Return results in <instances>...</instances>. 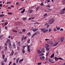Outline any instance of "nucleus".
Segmentation results:
<instances>
[{
  "label": "nucleus",
  "mask_w": 65,
  "mask_h": 65,
  "mask_svg": "<svg viewBox=\"0 0 65 65\" xmlns=\"http://www.w3.org/2000/svg\"><path fill=\"white\" fill-rule=\"evenodd\" d=\"M54 19L52 18L49 20V23L50 24H53L54 23Z\"/></svg>",
  "instance_id": "1"
},
{
  "label": "nucleus",
  "mask_w": 65,
  "mask_h": 65,
  "mask_svg": "<svg viewBox=\"0 0 65 65\" xmlns=\"http://www.w3.org/2000/svg\"><path fill=\"white\" fill-rule=\"evenodd\" d=\"M65 12V11L64 10H62L60 12V14H64Z\"/></svg>",
  "instance_id": "2"
},
{
  "label": "nucleus",
  "mask_w": 65,
  "mask_h": 65,
  "mask_svg": "<svg viewBox=\"0 0 65 65\" xmlns=\"http://www.w3.org/2000/svg\"><path fill=\"white\" fill-rule=\"evenodd\" d=\"M31 47V46H29L28 47H27V51L29 53H30V52H31V51H30V48Z\"/></svg>",
  "instance_id": "3"
},
{
  "label": "nucleus",
  "mask_w": 65,
  "mask_h": 65,
  "mask_svg": "<svg viewBox=\"0 0 65 65\" xmlns=\"http://www.w3.org/2000/svg\"><path fill=\"white\" fill-rule=\"evenodd\" d=\"M28 12L30 13H32L33 12V10L32 9L29 10H28Z\"/></svg>",
  "instance_id": "4"
},
{
  "label": "nucleus",
  "mask_w": 65,
  "mask_h": 65,
  "mask_svg": "<svg viewBox=\"0 0 65 65\" xmlns=\"http://www.w3.org/2000/svg\"><path fill=\"white\" fill-rule=\"evenodd\" d=\"M55 56V54L53 53L52 55L50 56V58H53V57Z\"/></svg>",
  "instance_id": "5"
},
{
  "label": "nucleus",
  "mask_w": 65,
  "mask_h": 65,
  "mask_svg": "<svg viewBox=\"0 0 65 65\" xmlns=\"http://www.w3.org/2000/svg\"><path fill=\"white\" fill-rule=\"evenodd\" d=\"M37 53L39 54H41L42 53V52L40 51V50H38Z\"/></svg>",
  "instance_id": "6"
},
{
  "label": "nucleus",
  "mask_w": 65,
  "mask_h": 65,
  "mask_svg": "<svg viewBox=\"0 0 65 65\" xmlns=\"http://www.w3.org/2000/svg\"><path fill=\"white\" fill-rule=\"evenodd\" d=\"M64 38L63 37H61V42H62L63 41V40H64Z\"/></svg>",
  "instance_id": "7"
},
{
  "label": "nucleus",
  "mask_w": 65,
  "mask_h": 65,
  "mask_svg": "<svg viewBox=\"0 0 65 65\" xmlns=\"http://www.w3.org/2000/svg\"><path fill=\"white\" fill-rule=\"evenodd\" d=\"M24 37H25V36H24V35H23L22 36V37L21 38L22 41H23V40H24Z\"/></svg>",
  "instance_id": "8"
},
{
  "label": "nucleus",
  "mask_w": 65,
  "mask_h": 65,
  "mask_svg": "<svg viewBox=\"0 0 65 65\" xmlns=\"http://www.w3.org/2000/svg\"><path fill=\"white\" fill-rule=\"evenodd\" d=\"M45 58V57H44V56H42L40 57V59L41 60H43V59H44Z\"/></svg>",
  "instance_id": "9"
},
{
  "label": "nucleus",
  "mask_w": 65,
  "mask_h": 65,
  "mask_svg": "<svg viewBox=\"0 0 65 65\" xmlns=\"http://www.w3.org/2000/svg\"><path fill=\"white\" fill-rule=\"evenodd\" d=\"M49 62H51V63H54V62L53 61H52V60H51V59H49Z\"/></svg>",
  "instance_id": "10"
},
{
  "label": "nucleus",
  "mask_w": 65,
  "mask_h": 65,
  "mask_svg": "<svg viewBox=\"0 0 65 65\" xmlns=\"http://www.w3.org/2000/svg\"><path fill=\"white\" fill-rule=\"evenodd\" d=\"M37 30H38V29L37 28V29H33L32 30V31H34V32H36V31H37Z\"/></svg>",
  "instance_id": "11"
},
{
  "label": "nucleus",
  "mask_w": 65,
  "mask_h": 65,
  "mask_svg": "<svg viewBox=\"0 0 65 65\" xmlns=\"http://www.w3.org/2000/svg\"><path fill=\"white\" fill-rule=\"evenodd\" d=\"M21 42H19L18 43V45L20 47L21 46Z\"/></svg>",
  "instance_id": "12"
},
{
  "label": "nucleus",
  "mask_w": 65,
  "mask_h": 65,
  "mask_svg": "<svg viewBox=\"0 0 65 65\" xmlns=\"http://www.w3.org/2000/svg\"><path fill=\"white\" fill-rule=\"evenodd\" d=\"M19 58H18L16 60V63H18V62H19Z\"/></svg>",
  "instance_id": "13"
},
{
  "label": "nucleus",
  "mask_w": 65,
  "mask_h": 65,
  "mask_svg": "<svg viewBox=\"0 0 65 65\" xmlns=\"http://www.w3.org/2000/svg\"><path fill=\"white\" fill-rule=\"evenodd\" d=\"M25 9H23V11L21 12V13H23L25 12Z\"/></svg>",
  "instance_id": "14"
},
{
  "label": "nucleus",
  "mask_w": 65,
  "mask_h": 65,
  "mask_svg": "<svg viewBox=\"0 0 65 65\" xmlns=\"http://www.w3.org/2000/svg\"><path fill=\"white\" fill-rule=\"evenodd\" d=\"M25 9H23V11L21 12V13H23L25 12Z\"/></svg>",
  "instance_id": "15"
},
{
  "label": "nucleus",
  "mask_w": 65,
  "mask_h": 65,
  "mask_svg": "<svg viewBox=\"0 0 65 65\" xmlns=\"http://www.w3.org/2000/svg\"><path fill=\"white\" fill-rule=\"evenodd\" d=\"M25 9H23V11L21 12V13H23L25 12Z\"/></svg>",
  "instance_id": "16"
},
{
  "label": "nucleus",
  "mask_w": 65,
  "mask_h": 65,
  "mask_svg": "<svg viewBox=\"0 0 65 65\" xmlns=\"http://www.w3.org/2000/svg\"><path fill=\"white\" fill-rule=\"evenodd\" d=\"M37 33H38V31H36L35 33L33 34V36H35L37 34Z\"/></svg>",
  "instance_id": "17"
},
{
  "label": "nucleus",
  "mask_w": 65,
  "mask_h": 65,
  "mask_svg": "<svg viewBox=\"0 0 65 65\" xmlns=\"http://www.w3.org/2000/svg\"><path fill=\"white\" fill-rule=\"evenodd\" d=\"M10 41V40L9 39H8L7 41H6L7 43H8V42H9Z\"/></svg>",
  "instance_id": "18"
},
{
  "label": "nucleus",
  "mask_w": 65,
  "mask_h": 65,
  "mask_svg": "<svg viewBox=\"0 0 65 65\" xmlns=\"http://www.w3.org/2000/svg\"><path fill=\"white\" fill-rule=\"evenodd\" d=\"M14 53V52H13V50L12 51V52L11 53V55H13V53Z\"/></svg>",
  "instance_id": "19"
},
{
  "label": "nucleus",
  "mask_w": 65,
  "mask_h": 65,
  "mask_svg": "<svg viewBox=\"0 0 65 65\" xmlns=\"http://www.w3.org/2000/svg\"><path fill=\"white\" fill-rule=\"evenodd\" d=\"M13 47L14 48H15V44L14 43H13Z\"/></svg>",
  "instance_id": "20"
},
{
  "label": "nucleus",
  "mask_w": 65,
  "mask_h": 65,
  "mask_svg": "<svg viewBox=\"0 0 65 65\" xmlns=\"http://www.w3.org/2000/svg\"><path fill=\"white\" fill-rule=\"evenodd\" d=\"M1 65H4V61H2L1 62Z\"/></svg>",
  "instance_id": "21"
},
{
  "label": "nucleus",
  "mask_w": 65,
  "mask_h": 65,
  "mask_svg": "<svg viewBox=\"0 0 65 65\" xmlns=\"http://www.w3.org/2000/svg\"><path fill=\"white\" fill-rule=\"evenodd\" d=\"M40 8V7H39V6L38 7H37L36 8V10L37 11L38 10V9H39V8Z\"/></svg>",
  "instance_id": "22"
},
{
  "label": "nucleus",
  "mask_w": 65,
  "mask_h": 65,
  "mask_svg": "<svg viewBox=\"0 0 65 65\" xmlns=\"http://www.w3.org/2000/svg\"><path fill=\"white\" fill-rule=\"evenodd\" d=\"M40 29L41 30V31H43L44 30H45V29H46V28H41Z\"/></svg>",
  "instance_id": "23"
},
{
  "label": "nucleus",
  "mask_w": 65,
  "mask_h": 65,
  "mask_svg": "<svg viewBox=\"0 0 65 65\" xmlns=\"http://www.w3.org/2000/svg\"><path fill=\"white\" fill-rule=\"evenodd\" d=\"M42 50L43 53H44V52H45L44 51V48H42Z\"/></svg>",
  "instance_id": "24"
},
{
  "label": "nucleus",
  "mask_w": 65,
  "mask_h": 65,
  "mask_svg": "<svg viewBox=\"0 0 65 65\" xmlns=\"http://www.w3.org/2000/svg\"><path fill=\"white\" fill-rule=\"evenodd\" d=\"M9 47H10L11 46V43L10 42H9Z\"/></svg>",
  "instance_id": "25"
},
{
  "label": "nucleus",
  "mask_w": 65,
  "mask_h": 65,
  "mask_svg": "<svg viewBox=\"0 0 65 65\" xmlns=\"http://www.w3.org/2000/svg\"><path fill=\"white\" fill-rule=\"evenodd\" d=\"M30 39H28V41H27V43H30Z\"/></svg>",
  "instance_id": "26"
},
{
  "label": "nucleus",
  "mask_w": 65,
  "mask_h": 65,
  "mask_svg": "<svg viewBox=\"0 0 65 65\" xmlns=\"http://www.w3.org/2000/svg\"><path fill=\"white\" fill-rule=\"evenodd\" d=\"M27 18L25 17V18H23L22 20H23L24 21H25V20H27Z\"/></svg>",
  "instance_id": "27"
},
{
  "label": "nucleus",
  "mask_w": 65,
  "mask_h": 65,
  "mask_svg": "<svg viewBox=\"0 0 65 65\" xmlns=\"http://www.w3.org/2000/svg\"><path fill=\"white\" fill-rule=\"evenodd\" d=\"M22 52L23 54H25V50L24 49L22 50Z\"/></svg>",
  "instance_id": "28"
},
{
  "label": "nucleus",
  "mask_w": 65,
  "mask_h": 65,
  "mask_svg": "<svg viewBox=\"0 0 65 65\" xmlns=\"http://www.w3.org/2000/svg\"><path fill=\"white\" fill-rule=\"evenodd\" d=\"M40 5L41 6H43V5H44V4H43V3H41V4H40Z\"/></svg>",
  "instance_id": "29"
},
{
  "label": "nucleus",
  "mask_w": 65,
  "mask_h": 65,
  "mask_svg": "<svg viewBox=\"0 0 65 65\" xmlns=\"http://www.w3.org/2000/svg\"><path fill=\"white\" fill-rule=\"evenodd\" d=\"M7 47H5V51H7Z\"/></svg>",
  "instance_id": "30"
},
{
  "label": "nucleus",
  "mask_w": 65,
  "mask_h": 65,
  "mask_svg": "<svg viewBox=\"0 0 65 65\" xmlns=\"http://www.w3.org/2000/svg\"><path fill=\"white\" fill-rule=\"evenodd\" d=\"M8 22H7L5 23L4 24L6 26V25H7V24H8Z\"/></svg>",
  "instance_id": "31"
},
{
  "label": "nucleus",
  "mask_w": 65,
  "mask_h": 65,
  "mask_svg": "<svg viewBox=\"0 0 65 65\" xmlns=\"http://www.w3.org/2000/svg\"><path fill=\"white\" fill-rule=\"evenodd\" d=\"M58 44V43H55L54 44V46H56V45H57V44Z\"/></svg>",
  "instance_id": "32"
},
{
  "label": "nucleus",
  "mask_w": 65,
  "mask_h": 65,
  "mask_svg": "<svg viewBox=\"0 0 65 65\" xmlns=\"http://www.w3.org/2000/svg\"><path fill=\"white\" fill-rule=\"evenodd\" d=\"M46 51H47V52H48L49 51V50H50V49H49V48H46Z\"/></svg>",
  "instance_id": "33"
},
{
  "label": "nucleus",
  "mask_w": 65,
  "mask_h": 65,
  "mask_svg": "<svg viewBox=\"0 0 65 65\" xmlns=\"http://www.w3.org/2000/svg\"><path fill=\"white\" fill-rule=\"evenodd\" d=\"M59 58H57L56 57L55 58V59L56 60H59Z\"/></svg>",
  "instance_id": "34"
},
{
  "label": "nucleus",
  "mask_w": 65,
  "mask_h": 65,
  "mask_svg": "<svg viewBox=\"0 0 65 65\" xmlns=\"http://www.w3.org/2000/svg\"><path fill=\"white\" fill-rule=\"evenodd\" d=\"M22 31L23 32H26V30L25 29H23L22 30Z\"/></svg>",
  "instance_id": "35"
},
{
  "label": "nucleus",
  "mask_w": 65,
  "mask_h": 65,
  "mask_svg": "<svg viewBox=\"0 0 65 65\" xmlns=\"http://www.w3.org/2000/svg\"><path fill=\"white\" fill-rule=\"evenodd\" d=\"M51 41H47V43H48V44H49V43H51Z\"/></svg>",
  "instance_id": "36"
},
{
  "label": "nucleus",
  "mask_w": 65,
  "mask_h": 65,
  "mask_svg": "<svg viewBox=\"0 0 65 65\" xmlns=\"http://www.w3.org/2000/svg\"><path fill=\"white\" fill-rule=\"evenodd\" d=\"M4 14H1L0 15V17H4Z\"/></svg>",
  "instance_id": "37"
},
{
  "label": "nucleus",
  "mask_w": 65,
  "mask_h": 65,
  "mask_svg": "<svg viewBox=\"0 0 65 65\" xmlns=\"http://www.w3.org/2000/svg\"><path fill=\"white\" fill-rule=\"evenodd\" d=\"M23 61V59H22L21 60H20L19 61V63H20L21 62H22Z\"/></svg>",
  "instance_id": "38"
},
{
  "label": "nucleus",
  "mask_w": 65,
  "mask_h": 65,
  "mask_svg": "<svg viewBox=\"0 0 65 65\" xmlns=\"http://www.w3.org/2000/svg\"><path fill=\"white\" fill-rule=\"evenodd\" d=\"M13 32H15L16 33H17V32H18V31H17L14 30H13Z\"/></svg>",
  "instance_id": "39"
},
{
  "label": "nucleus",
  "mask_w": 65,
  "mask_h": 65,
  "mask_svg": "<svg viewBox=\"0 0 65 65\" xmlns=\"http://www.w3.org/2000/svg\"><path fill=\"white\" fill-rule=\"evenodd\" d=\"M27 35L29 36H30V35H31V33L30 32H29L28 33Z\"/></svg>",
  "instance_id": "40"
},
{
  "label": "nucleus",
  "mask_w": 65,
  "mask_h": 65,
  "mask_svg": "<svg viewBox=\"0 0 65 65\" xmlns=\"http://www.w3.org/2000/svg\"><path fill=\"white\" fill-rule=\"evenodd\" d=\"M2 56L3 59H4V58H5V55L4 54H3L2 55Z\"/></svg>",
  "instance_id": "41"
},
{
  "label": "nucleus",
  "mask_w": 65,
  "mask_h": 65,
  "mask_svg": "<svg viewBox=\"0 0 65 65\" xmlns=\"http://www.w3.org/2000/svg\"><path fill=\"white\" fill-rule=\"evenodd\" d=\"M39 24V22H37L36 23H35L34 24Z\"/></svg>",
  "instance_id": "42"
},
{
  "label": "nucleus",
  "mask_w": 65,
  "mask_h": 65,
  "mask_svg": "<svg viewBox=\"0 0 65 65\" xmlns=\"http://www.w3.org/2000/svg\"><path fill=\"white\" fill-rule=\"evenodd\" d=\"M52 30V29H49V32H51Z\"/></svg>",
  "instance_id": "43"
},
{
  "label": "nucleus",
  "mask_w": 65,
  "mask_h": 65,
  "mask_svg": "<svg viewBox=\"0 0 65 65\" xmlns=\"http://www.w3.org/2000/svg\"><path fill=\"white\" fill-rule=\"evenodd\" d=\"M47 14L46 13L44 15V17H46V16H47Z\"/></svg>",
  "instance_id": "44"
},
{
  "label": "nucleus",
  "mask_w": 65,
  "mask_h": 65,
  "mask_svg": "<svg viewBox=\"0 0 65 65\" xmlns=\"http://www.w3.org/2000/svg\"><path fill=\"white\" fill-rule=\"evenodd\" d=\"M26 45L27 46V47H28V46H30V45H28L27 44H26Z\"/></svg>",
  "instance_id": "45"
},
{
  "label": "nucleus",
  "mask_w": 65,
  "mask_h": 65,
  "mask_svg": "<svg viewBox=\"0 0 65 65\" xmlns=\"http://www.w3.org/2000/svg\"><path fill=\"white\" fill-rule=\"evenodd\" d=\"M17 47L18 50H20V47L19 46H17Z\"/></svg>",
  "instance_id": "46"
},
{
  "label": "nucleus",
  "mask_w": 65,
  "mask_h": 65,
  "mask_svg": "<svg viewBox=\"0 0 65 65\" xmlns=\"http://www.w3.org/2000/svg\"><path fill=\"white\" fill-rule=\"evenodd\" d=\"M3 35H1L0 36V38H2V37H3Z\"/></svg>",
  "instance_id": "47"
},
{
  "label": "nucleus",
  "mask_w": 65,
  "mask_h": 65,
  "mask_svg": "<svg viewBox=\"0 0 65 65\" xmlns=\"http://www.w3.org/2000/svg\"><path fill=\"white\" fill-rule=\"evenodd\" d=\"M50 43L51 44H52V45H53V44H54V43H53V42L51 41V42Z\"/></svg>",
  "instance_id": "48"
},
{
  "label": "nucleus",
  "mask_w": 65,
  "mask_h": 65,
  "mask_svg": "<svg viewBox=\"0 0 65 65\" xmlns=\"http://www.w3.org/2000/svg\"><path fill=\"white\" fill-rule=\"evenodd\" d=\"M37 64H38V65H41V62H40L37 63Z\"/></svg>",
  "instance_id": "49"
},
{
  "label": "nucleus",
  "mask_w": 65,
  "mask_h": 65,
  "mask_svg": "<svg viewBox=\"0 0 65 65\" xmlns=\"http://www.w3.org/2000/svg\"><path fill=\"white\" fill-rule=\"evenodd\" d=\"M11 2H7V4H9V3H11Z\"/></svg>",
  "instance_id": "50"
},
{
  "label": "nucleus",
  "mask_w": 65,
  "mask_h": 65,
  "mask_svg": "<svg viewBox=\"0 0 65 65\" xmlns=\"http://www.w3.org/2000/svg\"><path fill=\"white\" fill-rule=\"evenodd\" d=\"M46 6L47 7H51V6L49 5H46Z\"/></svg>",
  "instance_id": "51"
},
{
  "label": "nucleus",
  "mask_w": 65,
  "mask_h": 65,
  "mask_svg": "<svg viewBox=\"0 0 65 65\" xmlns=\"http://www.w3.org/2000/svg\"><path fill=\"white\" fill-rule=\"evenodd\" d=\"M57 30H59V29H60V27H59L58 28H57Z\"/></svg>",
  "instance_id": "52"
},
{
  "label": "nucleus",
  "mask_w": 65,
  "mask_h": 65,
  "mask_svg": "<svg viewBox=\"0 0 65 65\" xmlns=\"http://www.w3.org/2000/svg\"><path fill=\"white\" fill-rule=\"evenodd\" d=\"M50 40V39H45V41H47V40Z\"/></svg>",
  "instance_id": "53"
},
{
  "label": "nucleus",
  "mask_w": 65,
  "mask_h": 65,
  "mask_svg": "<svg viewBox=\"0 0 65 65\" xmlns=\"http://www.w3.org/2000/svg\"><path fill=\"white\" fill-rule=\"evenodd\" d=\"M49 44H47V47H49Z\"/></svg>",
  "instance_id": "54"
},
{
  "label": "nucleus",
  "mask_w": 65,
  "mask_h": 65,
  "mask_svg": "<svg viewBox=\"0 0 65 65\" xmlns=\"http://www.w3.org/2000/svg\"><path fill=\"white\" fill-rule=\"evenodd\" d=\"M31 22H35V20H31Z\"/></svg>",
  "instance_id": "55"
},
{
  "label": "nucleus",
  "mask_w": 65,
  "mask_h": 65,
  "mask_svg": "<svg viewBox=\"0 0 65 65\" xmlns=\"http://www.w3.org/2000/svg\"><path fill=\"white\" fill-rule=\"evenodd\" d=\"M48 58L46 57V59H45V60H46H46H48Z\"/></svg>",
  "instance_id": "56"
},
{
  "label": "nucleus",
  "mask_w": 65,
  "mask_h": 65,
  "mask_svg": "<svg viewBox=\"0 0 65 65\" xmlns=\"http://www.w3.org/2000/svg\"><path fill=\"white\" fill-rule=\"evenodd\" d=\"M59 59H60V60H63V58H59Z\"/></svg>",
  "instance_id": "57"
},
{
  "label": "nucleus",
  "mask_w": 65,
  "mask_h": 65,
  "mask_svg": "<svg viewBox=\"0 0 65 65\" xmlns=\"http://www.w3.org/2000/svg\"><path fill=\"white\" fill-rule=\"evenodd\" d=\"M0 7H2V4H0Z\"/></svg>",
  "instance_id": "58"
},
{
  "label": "nucleus",
  "mask_w": 65,
  "mask_h": 65,
  "mask_svg": "<svg viewBox=\"0 0 65 65\" xmlns=\"http://www.w3.org/2000/svg\"><path fill=\"white\" fill-rule=\"evenodd\" d=\"M11 63H12L11 62H9V64L8 65H10V64H11Z\"/></svg>",
  "instance_id": "59"
},
{
  "label": "nucleus",
  "mask_w": 65,
  "mask_h": 65,
  "mask_svg": "<svg viewBox=\"0 0 65 65\" xmlns=\"http://www.w3.org/2000/svg\"><path fill=\"white\" fill-rule=\"evenodd\" d=\"M5 28L6 29V30H7V27L6 26L5 27Z\"/></svg>",
  "instance_id": "60"
},
{
  "label": "nucleus",
  "mask_w": 65,
  "mask_h": 65,
  "mask_svg": "<svg viewBox=\"0 0 65 65\" xmlns=\"http://www.w3.org/2000/svg\"><path fill=\"white\" fill-rule=\"evenodd\" d=\"M23 50H24V49H25V46H24V45L23 46Z\"/></svg>",
  "instance_id": "61"
},
{
  "label": "nucleus",
  "mask_w": 65,
  "mask_h": 65,
  "mask_svg": "<svg viewBox=\"0 0 65 65\" xmlns=\"http://www.w3.org/2000/svg\"><path fill=\"white\" fill-rule=\"evenodd\" d=\"M48 52H47L46 53V56H48Z\"/></svg>",
  "instance_id": "62"
},
{
  "label": "nucleus",
  "mask_w": 65,
  "mask_h": 65,
  "mask_svg": "<svg viewBox=\"0 0 65 65\" xmlns=\"http://www.w3.org/2000/svg\"><path fill=\"white\" fill-rule=\"evenodd\" d=\"M62 10H64H64H65V8H63V9H62Z\"/></svg>",
  "instance_id": "63"
},
{
  "label": "nucleus",
  "mask_w": 65,
  "mask_h": 65,
  "mask_svg": "<svg viewBox=\"0 0 65 65\" xmlns=\"http://www.w3.org/2000/svg\"><path fill=\"white\" fill-rule=\"evenodd\" d=\"M48 10H49V11H51V9H48Z\"/></svg>",
  "instance_id": "64"
}]
</instances>
